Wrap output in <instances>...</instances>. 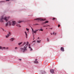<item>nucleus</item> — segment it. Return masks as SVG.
<instances>
[{"mask_svg": "<svg viewBox=\"0 0 74 74\" xmlns=\"http://www.w3.org/2000/svg\"><path fill=\"white\" fill-rule=\"evenodd\" d=\"M29 42H24L22 45V46H24V48H20V50L23 51V52H24L25 51H27V47L28 45Z\"/></svg>", "mask_w": 74, "mask_h": 74, "instance_id": "1", "label": "nucleus"}, {"mask_svg": "<svg viewBox=\"0 0 74 74\" xmlns=\"http://www.w3.org/2000/svg\"><path fill=\"white\" fill-rule=\"evenodd\" d=\"M9 18V17H4V18H3V16H2L1 17L0 21L1 22H3V19H4V20H5V21H8Z\"/></svg>", "mask_w": 74, "mask_h": 74, "instance_id": "2", "label": "nucleus"}, {"mask_svg": "<svg viewBox=\"0 0 74 74\" xmlns=\"http://www.w3.org/2000/svg\"><path fill=\"white\" fill-rule=\"evenodd\" d=\"M16 23V22L15 21H13L12 23V26H14Z\"/></svg>", "mask_w": 74, "mask_h": 74, "instance_id": "3", "label": "nucleus"}, {"mask_svg": "<svg viewBox=\"0 0 74 74\" xmlns=\"http://www.w3.org/2000/svg\"><path fill=\"white\" fill-rule=\"evenodd\" d=\"M11 25V23L10 22V21H9L7 24H6L5 25L6 26H7L8 25Z\"/></svg>", "mask_w": 74, "mask_h": 74, "instance_id": "4", "label": "nucleus"}, {"mask_svg": "<svg viewBox=\"0 0 74 74\" xmlns=\"http://www.w3.org/2000/svg\"><path fill=\"white\" fill-rule=\"evenodd\" d=\"M36 20H38V21H45V19H42V18H37V19H36Z\"/></svg>", "mask_w": 74, "mask_h": 74, "instance_id": "5", "label": "nucleus"}, {"mask_svg": "<svg viewBox=\"0 0 74 74\" xmlns=\"http://www.w3.org/2000/svg\"><path fill=\"white\" fill-rule=\"evenodd\" d=\"M11 34L10 32H9L8 34L6 36V38H8L9 36H10V35Z\"/></svg>", "mask_w": 74, "mask_h": 74, "instance_id": "6", "label": "nucleus"}, {"mask_svg": "<svg viewBox=\"0 0 74 74\" xmlns=\"http://www.w3.org/2000/svg\"><path fill=\"white\" fill-rule=\"evenodd\" d=\"M50 72H51V73H53L54 72V71L53 69H50Z\"/></svg>", "mask_w": 74, "mask_h": 74, "instance_id": "7", "label": "nucleus"}, {"mask_svg": "<svg viewBox=\"0 0 74 74\" xmlns=\"http://www.w3.org/2000/svg\"><path fill=\"white\" fill-rule=\"evenodd\" d=\"M15 39L14 38H11L10 39V41L11 42H13V41H14V40Z\"/></svg>", "mask_w": 74, "mask_h": 74, "instance_id": "8", "label": "nucleus"}, {"mask_svg": "<svg viewBox=\"0 0 74 74\" xmlns=\"http://www.w3.org/2000/svg\"><path fill=\"white\" fill-rule=\"evenodd\" d=\"M9 49V47H2V49H5V50H6L7 49Z\"/></svg>", "mask_w": 74, "mask_h": 74, "instance_id": "9", "label": "nucleus"}, {"mask_svg": "<svg viewBox=\"0 0 74 74\" xmlns=\"http://www.w3.org/2000/svg\"><path fill=\"white\" fill-rule=\"evenodd\" d=\"M29 45V49H30V50H32V48H31V46H30V45Z\"/></svg>", "mask_w": 74, "mask_h": 74, "instance_id": "10", "label": "nucleus"}, {"mask_svg": "<svg viewBox=\"0 0 74 74\" xmlns=\"http://www.w3.org/2000/svg\"><path fill=\"white\" fill-rule=\"evenodd\" d=\"M61 51H64V49L63 47H61Z\"/></svg>", "mask_w": 74, "mask_h": 74, "instance_id": "11", "label": "nucleus"}, {"mask_svg": "<svg viewBox=\"0 0 74 74\" xmlns=\"http://www.w3.org/2000/svg\"><path fill=\"white\" fill-rule=\"evenodd\" d=\"M25 34L26 37V38H27V32H25Z\"/></svg>", "mask_w": 74, "mask_h": 74, "instance_id": "12", "label": "nucleus"}, {"mask_svg": "<svg viewBox=\"0 0 74 74\" xmlns=\"http://www.w3.org/2000/svg\"><path fill=\"white\" fill-rule=\"evenodd\" d=\"M32 32H33V37L34 38V30L33 29H32Z\"/></svg>", "mask_w": 74, "mask_h": 74, "instance_id": "13", "label": "nucleus"}, {"mask_svg": "<svg viewBox=\"0 0 74 74\" xmlns=\"http://www.w3.org/2000/svg\"><path fill=\"white\" fill-rule=\"evenodd\" d=\"M34 63H36V64H38V61H34Z\"/></svg>", "mask_w": 74, "mask_h": 74, "instance_id": "14", "label": "nucleus"}, {"mask_svg": "<svg viewBox=\"0 0 74 74\" xmlns=\"http://www.w3.org/2000/svg\"><path fill=\"white\" fill-rule=\"evenodd\" d=\"M22 42H21V43H19L18 44V45H21V44H22Z\"/></svg>", "mask_w": 74, "mask_h": 74, "instance_id": "15", "label": "nucleus"}, {"mask_svg": "<svg viewBox=\"0 0 74 74\" xmlns=\"http://www.w3.org/2000/svg\"><path fill=\"white\" fill-rule=\"evenodd\" d=\"M41 40H37V43H40V42Z\"/></svg>", "mask_w": 74, "mask_h": 74, "instance_id": "16", "label": "nucleus"}, {"mask_svg": "<svg viewBox=\"0 0 74 74\" xmlns=\"http://www.w3.org/2000/svg\"><path fill=\"white\" fill-rule=\"evenodd\" d=\"M45 73V71H43V72H42V74H43V73Z\"/></svg>", "mask_w": 74, "mask_h": 74, "instance_id": "17", "label": "nucleus"}, {"mask_svg": "<svg viewBox=\"0 0 74 74\" xmlns=\"http://www.w3.org/2000/svg\"><path fill=\"white\" fill-rule=\"evenodd\" d=\"M49 22V21H46L45 23H48Z\"/></svg>", "mask_w": 74, "mask_h": 74, "instance_id": "18", "label": "nucleus"}, {"mask_svg": "<svg viewBox=\"0 0 74 74\" xmlns=\"http://www.w3.org/2000/svg\"><path fill=\"white\" fill-rule=\"evenodd\" d=\"M34 33L35 35H36V30H35V31H34Z\"/></svg>", "mask_w": 74, "mask_h": 74, "instance_id": "19", "label": "nucleus"}, {"mask_svg": "<svg viewBox=\"0 0 74 74\" xmlns=\"http://www.w3.org/2000/svg\"><path fill=\"white\" fill-rule=\"evenodd\" d=\"M16 26H18V27H21V26L20 25H16Z\"/></svg>", "mask_w": 74, "mask_h": 74, "instance_id": "20", "label": "nucleus"}, {"mask_svg": "<svg viewBox=\"0 0 74 74\" xmlns=\"http://www.w3.org/2000/svg\"><path fill=\"white\" fill-rule=\"evenodd\" d=\"M26 31H27L29 32V29H28V28H26Z\"/></svg>", "mask_w": 74, "mask_h": 74, "instance_id": "21", "label": "nucleus"}, {"mask_svg": "<svg viewBox=\"0 0 74 74\" xmlns=\"http://www.w3.org/2000/svg\"><path fill=\"white\" fill-rule=\"evenodd\" d=\"M39 31H43V30H42V29H39Z\"/></svg>", "mask_w": 74, "mask_h": 74, "instance_id": "22", "label": "nucleus"}, {"mask_svg": "<svg viewBox=\"0 0 74 74\" xmlns=\"http://www.w3.org/2000/svg\"><path fill=\"white\" fill-rule=\"evenodd\" d=\"M38 29H36V33L37 32V31H38Z\"/></svg>", "mask_w": 74, "mask_h": 74, "instance_id": "23", "label": "nucleus"}, {"mask_svg": "<svg viewBox=\"0 0 74 74\" xmlns=\"http://www.w3.org/2000/svg\"><path fill=\"white\" fill-rule=\"evenodd\" d=\"M17 49H18V47H15V49H16V50Z\"/></svg>", "mask_w": 74, "mask_h": 74, "instance_id": "24", "label": "nucleus"}, {"mask_svg": "<svg viewBox=\"0 0 74 74\" xmlns=\"http://www.w3.org/2000/svg\"><path fill=\"white\" fill-rule=\"evenodd\" d=\"M49 26V25H45V26H44V27H46V26Z\"/></svg>", "mask_w": 74, "mask_h": 74, "instance_id": "25", "label": "nucleus"}, {"mask_svg": "<svg viewBox=\"0 0 74 74\" xmlns=\"http://www.w3.org/2000/svg\"><path fill=\"white\" fill-rule=\"evenodd\" d=\"M35 25H39L38 24H35Z\"/></svg>", "mask_w": 74, "mask_h": 74, "instance_id": "26", "label": "nucleus"}, {"mask_svg": "<svg viewBox=\"0 0 74 74\" xmlns=\"http://www.w3.org/2000/svg\"><path fill=\"white\" fill-rule=\"evenodd\" d=\"M54 19H56L55 18H53V20H54Z\"/></svg>", "mask_w": 74, "mask_h": 74, "instance_id": "27", "label": "nucleus"}, {"mask_svg": "<svg viewBox=\"0 0 74 74\" xmlns=\"http://www.w3.org/2000/svg\"><path fill=\"white\" fill-rule=\"evenodd\" d=\"M47 39V41H49V39L48 38Z\"/></svg>", "mask_w": 74, "mask_h": 74, "instance_id": "28", "label": "nucleus"}, {"mask_svg": "<svg viewBox=\"0 0 74 74\" xmlns=\"http://www.w3.org/2000/svg\"><path fill=\"white\" fill-rule=\"evenodd\" d=\"M2 47H1V46H0V49H2Z\"/></svg>", "mask_w": 74, "mask_h": 74, "instance_id": "29", "label": "nucleus"}, {"mask_svg": "<svg viewBox=\"0 0 74 74\" xmlns=\"http://www.w3.org/2000/svg\"><path fill=\"white\" fill-rule=\"evenodd\" d=\"M19 60H20V61H22L21 59H19Z\"/></svg>", "mask_w": 74, "mask_h": 74, "instance_id": "30", "label": "nucleus"}, {"mask_svg": "<svg viewBox=\"0 0 74 74\" xmlns=\"http://www.w3.org/2000/svg\"><path fill=\"white\" fill-rule=\"evenodd\" d=\"M54 33H55L54 32H53V35H54Z\"/></svg>", "mask_w": 74, "mask_h": 74, "instance_id": "31", "label": "nucleus"}, {"mask_svg": "<svg viewBox=\"0 0 74 74\" xmlns=\"http://www.w3.org/2000/svg\"><path fill=\"white\" fill-rule=\"evenodd\" d=\"M57 34V33L56 32V33H55V35H56V34Z\"/></svg>", "mask_w": 74, "mask_h": 74, "instance_id": "32", "label": "nucleus"}, {"mask_svg": "<svg viewBox=\"0 0 74 74\" xmlns=\"http://www.w3.org/2000/svg\"><path fill=\"white\" fill-rule=\"evenodd\" d=\"M35 42V41L34 40V41H33L32 42L33 43V42Z\"/></svg>", "mask_w": 74, "mask_h": 74, "instance_id": "33", "label": "nucleus"}, {"mask_svg": "<svg viewBox=\"0 0 74 74\" xmlns=\"http://www.w3.org/2000/svg\"><path fill=\"white\" fill-rule=\"evenodd\" d=\"M35 61H37V59H36L35 60Z\"/></svg>", "mask_w": 74, "mask_h": 74, "instance_id": "34", "label": "nucleus"}, {"mask_svg": "<svg viewBox=\"0 0 74 74\" xmlns=\"http://www.w3.org/2000/svg\"><path fill=\"white\" fill-rule=\"evenodd\" d=\"M60 25H58V27H60Z\"/></svg>", "mask_w": 74, "mask_h": 74, "instance_id": "35", "label": "nucleus"}, {"mask_svg": "<svg viewBox=\"0 0 74 74\" xmlns=\"http://www.w3.org/2000/svg\"><path fill=\"white\" fill-rule=\"evenodd\" d=\"M22 21H18V22H19V23H20V22H21Z\"/></svg>", "mask_w": 74, "mask_h": 74, "instance_id": "36", "label": "nucleus"}, {"mask_svg": "<svg viewBox=\"0 0 74 74\" xmlns=\"http://www.w3.org/2000/svg\"><path fill=\"white\" fill-rule=\"evenodd\" d=\"M53 34L52 33H51V35H53Z\"/></svg>", "mask_w": 74, "mask_h": 74, "instance_id": "37", "label": "nucleus"}, {"mask_svg": "<svg viewBox=\"0 0 74 74\" xmlns=\"http://www.w3.org/2000/svg\"><path fill=\"white\" fill-rule=\"evenodd\" d=\"M2 29H3V31H4V30L3 29V28H2Z\"/></svg>", "mask_w": 74, "mask_h": 74, "instance_id": "38", "label": "nucleus"}, {"mask_svg": "<svg viewBox=\"0 0 74 74\" xmlns=\"http://www.w3.org/2000/svg\"><path fill=\"white\" fill-rule=\"evenodd\" d=\"M9 0H6V1H9Z\"/></svg>", "mask_w": 74, "mask_h": 74, "instance_id": "39", "label": "nucleus"}, {"mask_svg": "<svg viewBox=\"0 0 74 74\" xmlns=\"http://www.w3.org/2000/svg\"><path fill=\"white\" fill-rule=\"evenodd\" d=\"M38 39H39V37L38 38Z\"/></svg>", "mask_w": 74, "mask_h": 74, "instance_id": "40", "label": "nucleus"}, {"mask_svg": "<svg viewBox=\"0 0 74 74\" xmlns=\"http://www.w3.org/2000/svg\"><path fill=\"white\" fill-rule=\"evenodd\" d=\"M51 29H52V28H51Z\"/></svg>", "mask_w": 74, "mask_h": 74, "instance_id": "41", "label": "nucleus"}, {"mask_svg": "<svg viewBox=\"0 0 74 74\" xmlns=\"http://www.w3.org/2000/svg\"><path fill=\"white\" fill-rule=\"evenodd\" d=\"M34 39H35V38H34Z\"/></svg>", "mask_w": 74, "mask_h": 74, "instance_id": "42", "label": "nucleus"}, {"mask_svg": "<svg viewBox=\"0 0 74 74\" xmlns=\"http://www.w3.org/2000/svg\"><path fill=\"white\" fill-rule=\"evenodd\" d=\"M46 29H47V28H46Z\"/></svg>", "mask_w": 74, "mask_h": 74, "instance_id": "43", "label": "nucleus"}]
</instances>
